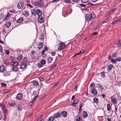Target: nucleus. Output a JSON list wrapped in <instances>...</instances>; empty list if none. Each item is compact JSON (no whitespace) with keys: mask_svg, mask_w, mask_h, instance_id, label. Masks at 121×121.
Here are the masks:
<instances>
[{"mask_svg":"<svg viewBox=\"0 0 121 121\" xmlns=\"http://www.w3.org/2000/svg\"><path fill=\"white\" fill-rule=\"evenodd\" d=\"M44 65L43 64H42L40 62L39 63V65H38V66L39 68H41Z\"/></svg>","mask_w":121,"mask_h":121,"instance_id":"nucleus-36","label":"nucleus"},{"mask_svg":"<svg viewBox=\"0 0 121 121\" xmlns=\"http://www.w3.org/2000/svg\"><path fill=\"white\" fill-rule=\"evenodd\" d=\"M65 2L67 3H70L71 2L70 0H65Z\"/></svg>","mask_w":121,"mask_h":121,"instance_id":"nucleus-45","label":"nucleus"},{"mask_svg":"<svg viewBox=\"0 0 121 121\" xmlns=\"http://www.w3.org/2000/svg\"><path fill=\"white\" fill-rule=\"evenodd\" d=\"M117 22H121V19L120 18L117 19V20H116Z\"/></svg>","mask_w":121,"mask_h":121,"instance_id":"nucleus-57","label":"nucleus"},{"mask_svg":"<svg viewBox=\"0 0 121 121\" xmlns=\"http://www.w3.org/2000/svg\"><path fill=\"white\" fill-rule=\"evenodd\" d=\"M5 69V67L4 66H2L0 67V71L1 72H3Z\"/></svg>","mask_w":121,"mask_h":121,"instance_id":"nucleus-18","label":"nucleus"},{"mask_svg":"<svg viewBox=\"0 0 121 121\" xmlns=\"http://www.w3.org/2000/svg\"><path fill=\"white\" fill-rule=\"evenodd\" d=\"M1 109L3 111V112L4 115H6V113H7L8 112V110L6 109L5 107V105H3L1 108Z\"/></svg>","mask_w":121,"mask_h":121,"instance_id":"nucleus-4","label":"nucleus"},{"mask_svg":"<svg viewBox=\"0 0 121 121\" xmlns=\"http://www.w3.org/2000/svg\"><path fill=\"white\" fill-rule=\"evenodd\" d=\"M43 0H38L37 1L34 2L33 4L39 7H43L44 6L43 4Z\"/></svg>","mask_w":121,"mask_h":121,"instance_id":"nucleus-1","label":"nucleus"},{"mask_svg":"<svg viewBox=\"0 0 121 121\" xmlns=\"http://www.w3.org/2000/svg\"><path fill=\"white\" fill-rule=\"evenodd\" d=\"M35 53V51H32L31 55V56H33Z\"/></svg>","mask_w":121,"mask_h":121,"instance_id":"nucleus-49","label":"nucleus"},{"mask_svg":"<svg viewBox=\"0 0 121 121\" xmlns=\"http://www.w3.org/2000/svg\"><path fill=\"white\" fill-rule=\"evenodd\" d=\"M40 62L41 63L44 65L45 64L46 61L44 59H43Z\"/></svg>","mask_w":121,"mask_h":121,"instance_id":"nucleus-42","label":"nucleus"},{"mask_svg":"<svg viewBox=\"0 0 121 121\" xmlns=\"http://www.w3.org/2000/svg\"><path fill=\"white\" fill-rule=\"evenodd\" d=\"M101 76L103 77H105V74L104 72H102L101 73Z\"/></svg>","mask_w":121,"mask_h":121,"instance_id":"nucleus-46","label":"nucleus"},{"mask_svg":"<svg viewBox=\"0 0 121 121\" xmlns=\"http://www.w3.org/2000/svg\"><path fill=\"white\" fill-rule=\"evenodd\" d=\"M82 52L81 51L79 53H77L76 54H75L73 56V57H74V56H76V55H79Z\"/></svg>","mask_w":121,"mask_h":121,"instance_id":"nucleus-53","label":"nucleus"},{"mask_svg":"<svg viewBox=\"0 0 121 121\" xmlns=\"http://www.w3.org/2000/svg\"><path fill=\"white\" fill-rule=\"evenodd\" d=\"M12 69L13 71L15 72H17L18 70V68L16 67H13Z\"/></svg>","mask_w":121,"mask_h":121,"instance_id":"nucleus-22","label":"nucleus"},{"mask_svg":"<svg viewBox=\"0 0 121 121\" xmlns=\"http://www.w3.org/2000/svg\"><path fill=\"white\" fill-rule=\"evenodd\" d=\"M43 44L42 43L40 42L39 43V44L38 45V48L40 50L41 49L43 46Z\"/></svg>","mask_w":121,"mask_h":121,"instance_id":"nucleus-15","label":"nucleus"},{"mask_svg":"<svg viewBox=\"0 0 121 121\" xmlns=\"http://www.w3.org/2000/svg\"><path fill=\"white\" fill-rule=\"evenodd\" d=\"M32 83L33 86H38L39 84L38 81L36 80L33 81Z\"/></svg>","mask_w":121,"mask_h":121,"instance_id":"nucleus-16","label":"nucleus"},{"mask_svg":"<svg viewBox=\"0 0 121 121\" xmlns=\"http://www.w3.org/2000/svg\"><path fill=\"white\" fill-rule=\"evenodd\" d=\"M112 67V64H110L108 66V70H111Z\"/></svg>","mask_w":121,"mask_h":121,"instance_id":"nucleus-34","label":"nucleus"},{"mask_svg":"<svg viewBox=\"0 0 121 121\" xmlns=\"http://www.w3.org/2000/svg\"><path fill=\"white\" fill-rule=\"evenodd\" d=\"M66 46V45L64 43H60L59 44L58 49L59 50H62L65 48Z\"/></svg>","mask_w":121,"mask_h":121,"instance_id":"nucleus-2","label":"nucleus"},{"mask_svg":"<svg viewBox=\"0 0 121 121\" xmlns=\"http://www.w3.org/2000/svg\"><path fill=\"white\" fill-rule=\"evenodd\" d=\"M116 8H114L113 9H112L109 12V13L110 14H111V13H112L113 12L115 11H116Z\"/></svg>","mask_w":121,"mask_h":121,"instance_id":"nucleus-38","label":"nucleus"},{"mask_svg":"<svg viewBox=\"0 0 121 121\" xmlns=\"http://www.w3.org/2000/svg\"><path fill=\"white\" fill-rule=\"evenodd\" d=\"M97 86L98 87H102V86H101L99 84H97Z\"/></svg>","mask_w":121,"mask_h":121,"instance_id":"nucleus-62","label":"nucleus"},{"mask_svg":"<svg viewBox=\"0 0 121 121\" xmlns=\"http://www.w3.org/2000/svg\"><path fill=\"white\" fill-rule=\"evenodd\" d=\"M53 60L52 58V57H48V62H49V63H51L52 61Z\"/></svg>","mask_w":121,"mask_h":121,"instance_id":"nucleus-29","label":"nucleus"},{"mask_svg":"<svg viewBox=\"0 0 121 121\" xmlns=\"http://www.w3.org/2000/svg\"><path fill=\"white\" fill-rule=\"evenodd\" d=\"M9 92H10L9 91H5L4 92V93L5 94H8V93H9Z\"/></svg>","mask_w":121,"mask_h":121,"instance_id":"nucleus-64","label":"nucleus"},{"mask_svg":"<svg viewBox=\"0 0 121 121\" xmlns=\"http://www.w3.org/2000/svg\"><path fill=\"white\" fill-rule=\"evenodd\" d=\"M92 18V16L90 14H87L86 16V21H89Z\"/></svg>","mask_w":121,"mask_h":121,"instance_id":"nucleus-9","label":"nucleus"},{"mask_svg":"<svg viewBox=\"0 0 121 121\" xmlns=\"http://www.w3.org/2000/svg\"><path fill=\"white\" fill-rule=\"evenodd\" d=\"M24 6V4L23 2L20 1L17 5V7L19 9H22Z\"/></svg>","mask_w":121,"mask_h":121,"instance_id":"nucleus-3","label":"nucleus"},{"mask_svg":"<svg viewBox=\"0 0 121 121\" xmlns=\"http://www.w3.org/2000/svg\"><path fill=\"white\" fill-rule=\"evenodd\" d=\"M88 115L86 112L85 111H84L83 112L82 116L84 118H85Z\"/></svg>","mask_w":121,"mask_h":121,"instance_id":"nucleus-19","label":"nucleus"},{"mask_svg":"<svg viewBox=\"0 0 121 121\" xmlns=\"http://www.w3.org/2000/svg\"><path fill=\"white\" fill-rule=\"evenodd\" d=\"M9 105L11 106H14L16 105V104L15 103H10L9 104Z\"/></svg>","mask_w":121,"mask_h":121,"instance_id":"nucleus-43","label":"nucleus"},{"mask_svg":"<svg viewBox=\"0 0 121 121\" xmlns=\"http://www.w3.org/2000/svg\"><path fill=\"white\" fill-rule=\"evenodd\" d=\"M56 64L54 65L51 68V69H53L55 68L56 67Z\"/></svg>","mask_w":121,"mask_h":121,"instance_id":"nucleus-56","label":"nucleus"},{"mask_svg":"<svg viewBox=\"0 0 121 121\" xmlns=\"http://www.w3.org/2000/svg\"><path fill=\"white\" fill-rule=\"evenodd\" d=\"M93 100L94 103H98V100L97 98L95 97L93 98Z\"/></svg>","mask_w":121,"mask_h":121,"instance_id":"nucleus-27","label":"nucleus"},{"mask_svg":"<svg viewBox=\"0 0 121 121\" xmlns=\"http://www.w3.org/2000/svg\"><path fill=\"white\" fill-rule=\"evenodd\" d=\"M60 114L63 117H65L67 116V112H66L63 111L61 112Z\"/></svg>","mask_w":121,"mask_h":121,"instance_id":"nucleus-11","label":"nucleus"},{"mask_svg":"<svg viewBox=\"0 0 121 121\" xmlns=\"http://www.w3.org/2000/svg\"><path fill=\"white\" fill-rule=\"evenodd\" d=\"M23 58L22 55L21 54L18 55L17 57V59L18 60L22 59Z\"/></svg>","mask_w":121,"mask_h":121,"instance_id":"nucleus-25","label":"nucleus"},{"mask_svg":"<svg viewBox=\"0 0 121 121\" xmlns=\"http://www.w3.org/2000/svg\"><path fill=\"white\" fill-rule=\"evenodd\" d=\"M27 66L26 64H22L21 65L20 68L21 69H24Z\"/></svg>","mask_w":121,"mask_h":121,"instance_id":"nucleus-21","label":"nucleus"},{"mask_svg":"<svg viewBox=\"0 0 121 121\" xmlns=\"http://www.w3.org/2000/svg\"><path fill=\"white\" fill-rule=\"evenodd\" d=\"M117 46L119 47H120L121 46V45L120 44V40L118 41L117 43L116 44Z\"/></svg>","mask_w":121,"mask_h":121,"instance_id":"nucleus-40","label":"nucleus"},{"mask_svg":"<svg viewBox=\"0 0 121 121\" xmlns=\"http://www.w3.org/2000/svg\"><path fill=\"white\" fill-rule=\"evenodd\" d=\"M61 116V114L60 112H57L54 114V117L55 118H58Z\"/></svg>","mask_w":121,"mask_h":121,"instance_id":"nucleus-8","label":"nucleus"},{"mask_svg":"<svg viewBox=\"0 0 121 121\" xmlns=\"http://www.w3.org/2000/svg\"><path fill=\"white\" fill-rule=\"evenodd\" d=\"M38 20L39 22L40 23H42L44 21V19L42 16H38Z\"/></svg>","mask_w":121,"mask_h":121,"instance_id":"nucleus-10","label":"nucleus"},{"mask_svg":"<svg viewBox=\"0 0 121 121\" xmlns=\"http://www.w3.org/2000/svg\"><path fill=\"white\" fill-rule=\"evenodd\" d=\"M79 5L81 6L82 7H85L86 6V5L84 4H79Z\"/></svg>","mask_w":121,"mask_h":121,"instance_id":"nucleus-63","label":"nucleus"},{"mask_svg":"<svg viewBox=\"0 0 121 121\" xmlns=\"http://www.w3.org/2000/svg\"><path fill=\"white\" fill-rule=\"evenodd\" d=\"M111 60L112 64H116L117 63L116 61L114 59H111Z\"/></svg>","mask_w":121,"mask_h":121,"instance_id":"nucleus-35","label":"nucleus"},{"mask_svg":"<svg viewBox=\"0 0 121 121\" xmlns=\"http://www.w3.org/2000/svg\"><path fill=\"white\" fill-rule=\"evenodd\" d=\"M56 54V53L55 52H52L51 53V54L52 56H54Z\"/></svg>","mask_w":121,"mask_h":121,"instance_id":"nucleus-59","label":"nucleus"},{"mask_svg":"<svg viewBox=\"0 0 121 121\" xmlns=\"http://www.w3.org/2000/svg\"><path fill=\"white\" fill-rule=\"evenodd\" d=\"M45 50L44 49V50H43L42 51V52L41 55H42L43 54H44V53H45Z\"/></svg>","mask_w":121,"mask_h":121,"instance_id":"nucleus-60","label":"nucleus"},{"mask_svg":"<svg viewBox=\"0 0 121 121\" xmlns=\"http://www.w3.org/2000/svg\"><path fill=\"white\" fill-rule=\"evenodd\" d=\"M89 0H81V2L83 3H85L87 2Z\"/></svg>","mask_w":121,"mask_h":121,"instance_id":"nucleus-44","label":"nucleus"},{"mask_svg":"<svg viewBox=\"0 0 121 121\" xmlns=\"http://www.w3.org/2000/svg\"><path fill=\"white\" fill-rule=\"evenodd\" d=\"M37 92L36 91H34L32 94V95H33V96H35V95H36L37 94Z\"/></svg>","mask_w":121,"mask_h":121,"instance_id":"nucleus-48","label":"nucleus"},{"mask_svg":"<svg viewBox=\"0 0 121 121\" xmlns=\"http://www.w3.org/2000/svg\"><path fill=\"white\" fill-rule=\"evenodd\" d=\"M99 27V26H97L95 27L94 28V30H96L98 29Z\"/></svg>","mask_w":121,"mask_h":121,"instance_id":"nucleus-47","label":"nucleus"},{"mask_svg":"<svg viewBox=\"0 0 121 121\" xmlns=\"http://www.w3.org/2000/svg\"><path fill=\"white\" fill-rule=\"evenodd\" d=\"M42 14V12L39 9H38L36 11V14H37L38 16H41Z\"/></svg>","mask_w":121,"mask_h":121,"instance_id":"nucleus-13","label":"nucleus"},{"mask_svg":"<svg viewBox=\"0 0 121 121\" xmlns=\"http://www.w3.org/2000/svg\"><path fill=\"white\" fill-rule=\"evenodd\" d=\"M27 5L29 6L30 8H32L33 7L30 5V4H27Z\"/></svg>","mask_w":121,"mask_h":121,"instance_id":"nucleus-61","label":"nucleus"},{"mask_svg":"<svg viewBox=\"0 0 121 121\" xmlns=\"http://www.w3.org/2000/svg\"><path fill=\"white\" fill-rule=\"evenodd\" d=\"M43 38V34H41L40 35V38L41 40H42Z\"/></svg>","mask_w":121,"mask_h":121,"instance_id":"nucleus-51","label":"nucleus"},{"mask_svg":"<svg viewBox=\"0 0 121 121\" xmlns=\"http://www.w3.org/2000/svg\"><path fill=\"white\" fill-rule=\"evenodd\" d=\"M91 92L93 94L96 95L97 94V91L95 88L92 89L91 90Z\"/></svg>","mask_w":121,"mask_h":121,"instance_id":"nucleus-14","label":"nucleus"},{"mask_svg":"<svg viewBox=\"0 0 121 121\" xmlns=\"http://www.w3.org/2000/svg\"><path fill=\"white\" fill-rule=\"evenodd\" d=\"M95 85L93 83H91L90 85V87L91 89H92L95 88Z\"/></svg>","mask_w":121,"mask_h":121,"instance_id":"nucleus-30","label":"nucleus"},{"mask_svg":"<svg viewBox=\"0 0 121 121\" xmlns=\"http://www.w3.org/2000/svg\"><path fill=\"white\" fill-rule=\"evenodd\" d=\"M4 51L6 54L7 55H9V50L6 49L4 50Z\"/></svg>","mask_w":121,"mask_h":121,"instance_id":"nucleus-39","label":"nucleus"},{"mask_svg":"<svg viewBox=\"0 0 121 121\" xmlns=\"http://www.w3.org/2000/svg\"><path fill=\"white\" fill-rule=\"evenodd\" d=\"M78 102V100L77 99H76L74 100H73V102L72 101L70 103V105L74 107Z\"/></svg>","mask_w":121,"mask_h":121,"instance_id":"nucleus-5","label":"nucleus"},{"mask_svg":"<svg viewBox=\"0 0 121 121\" xmlns=\"http://www.w3.org/2000/svg\"><path fill=\"white\" fill-rule=\"evenodd\" d=\"M23 14L26 17L28 16L29 14V12L28 11H24L23 12Z\"/></svg>","mask_w":121,"mask_h":121,"instance_id":"nucleus-12","label":"nucleus"},{"mask_svg":"<svg viewBox=\"0 0 121 121\" xmlns=\"http://www.w3.org/2000/svg\"><path fill=\"white\" fill-rule=\"evenodd\" d=\"M28 60L27 58L26 57H24L22 59V63H26Z\"/></svg>","mask_w":121,"mask_h":121,"instance_id":"nucleus-20","label":"nucleus"},{"mask_svg":"<svg viewBox=\"0 0 121 121\" xmlns=\"http://www.w3.org/2000/svg\"><path fill=\"white\" fill-rule=\"evenodd\" d=\"M90 9V8L89 7H88L87 8L84 9H83V10H86V11H88Z\"/></svg>","mask_w":121,"mask_h":121,"instance_id":"nucleus-54","label":"nucleus"},{"mask_svg":"<svg viewBox=\"0 0 121 121\" xmlns=\"http://www.w3.org/2000/svg\"><path fill=\"white\" fill-rule=\"evenodd\" d=\"M80 116L79 115H78L75 117V120L76 121H81V118H80Z\"/></svg>","mask_w":121,"mask_h":121,"instance_id":"nucleus-17","label":"nucleus"},{"mask_svg":"<svg viewBox=\"0 0 121 121\" xmlns=\"http://www.w3.org/2000/svg\"><path fill=\"white\" fill-rule=\"evenodd\" d=\"M111 109V108L110 106V105L109 104H108L107 105V110L108 111H109Z\"/></svg>","mask_w":121,"mask_h":121,"instance_id":"nucleus-32","label":"nucleus"},{"mask_svg":"<svg viewBox=\"0 0 121 121\" xmlns=\"http://www.w3.org/2000/svg\"><path fill=\"white\" fill-rule=\"evenodd\" d=\"M11 22H9L7 23L6 25L5 26L7 28H8L11 25Z\"/></svg>","mask_w":121,"mask_h":121,"instance_id":"nucleus-26","label":"nucleus"},{"mask_svg":"<svg viewBox=\"0 0 121 121\" xmlns=\"http://www.w3.org/2000/svg\"><path fill=\"white\" fill-rule=\"evenodd\" d=\"M112 102L113 103L116 104L117 103V99L114 97L113 96H112L111 97Z\"/></svg>","mask_w":121,"mask_h":121,"instance_id":"nucleus-6","label":"nucleus"},{"mask_svg":"<svg viewBox=\"0 0 121 121\" xmlns=\"http://www.w3.org/2000/svg\"><path fill=\"white\" fill-rule=\"evenodd\" d=\"M117 23V21L116 20L114 22L112 23V25H114Z\"/></svg>","mask_w":121,"mask_h":121,"instance_id":"nucleus-58","label":"nucleus"},{"mask_svg":"<svg viewBox=\"0 0 121 121\" xmlns=\"http://www.w3.org/2000/svg\"><path fill=\"white\" fill-rule=\"evenodd\" d=\"M31 13L33 15L35 16L36 15V11L34 9H32L31 11Z\"/></svg>","mask_w":121,"mask_h":121,"instance_id":"nucleus-23","label":"nucleus"},{"mask_svg":"<svg viewBox=\"0 0 121 121\" xmlns=\"http://www.w3.org/2000/svg\"><path fill=\"white\" fill-rule=\"evenodd\" d=\"M23 21V18L22 17H21L19 18L17 20V22L18 23H19Z\"/></svg>","mask_w":121,"mask_h":121,"instance_id":"nucleus-24","label":"nucleus"},{"mask_svg":"<svg viewBox=\"0 0 121 121\" xmlns=\"http://www.w3.org/2000/svg\"><path fill=\"white\" fill-rule=\"evenodd\" d=\"M115 60L117 61H121V57H118L115 58Z\"/></svg>","mask_w":121,"mask_h":121,"instance_id":"nucleus-33","label":"nucleus"},{"mask_svg":"<svg viewBox=\"0 0 121 121\" xmlns=\"http://www.w3.org/2000/svg\"><path fill=\"white\" fill-rule=\"evenodd\" d=\"M0 52H3V50L2 46H0Z\"/></svg>","mask_w":121,"mask_h":121,"instance_id":"nucleus-55","label":"nucleus"},{"mask_svg":"<svg viewBox=\"0 0 121 121\" xmlns=\"http://www.w3.org/2000/svg\"><path fill=\"white\" fill-rule=\"evenodd\" d=\"M22 95L21 93H19L17 94L16 97L17 99L19 100H20L22 99Z\"/></svg>","mask_w":121,"mask_h":121,"instance_id":"nucleus-7","label":"nucleus"},{"mask_svg":"<svg viewBox=\"0 0 121 121\" xmlns=\"http://www.w3.org/2000/svg\"><path fill=\"white\" fill-rule=\"evenodd\" d=\"M1 85L2 86H6L7 85L6 84L3 82H2L1 83Z\"/></svg>","mask_w":121,"mask_h":121,"instance_id":"nucleus-50","label":"nucleus"},{"mask_svg":"<svg viewBox=\"0 0 121 121\" xmlns=\"http://www.w3.org/2000/svg\"><path fill=\"white\" fill-rule=\"evenodd\" d=\"M22 109V107L21 105H18L17 107V109L19 111H21Z\"/></svg>","mask_w":121,"mask_h":121,"instance_id":"nucleus-28","label":"nucleus"},{"mask_svg":"<svg viewBox=\"0 0 121 121\" xmlns=\"http://www.w3.org/2000/svg\"><path fill=\"white\" fill-rule=\"evenodd\" d=\"M18 63L17 62H14L12 64V65L14 66H16L18 65Z\"/></svg>","mask_w":121,"mask_h":121,"instance_id":"nucleus-37","label":"nucleus"},{"mask_svg":"<svg viewBox=\"0 0 121 121\" xmlns=\"http://www.w3.org/2000/svg\"><path fill=\"white\" fill-rule=\"evenodd\" d=\"M109 21H108V20H107V19H105L104 21H103V23H106L108 22Z\"/></svg>","mask_w":121,"mask_h":121,"instance_id":"nucleus-52","label":"nucleus"},{"mask_svg":"<svg viewBox=\"0 0 121 121\" xmlns=\"http://www.w3.org/2000/svg\"><path fill=\"white\" fill-rule=\"evenodd\" d=\"M54 119V118L53 117H50L49 118L48 121H53Z\"/></svg>","mask_w":121,"mask_h":121,"instance_id":"nucleus-31","label":"nucleus"},{"mask_svg":"<svg viewBox=\"0 0 121 121\" xmlns=\"http://www.w3.org/2000/svg\"><path fill=\"white\" fill-rule=\"evenodd\" d=\"M4 17L3 15L1 13L0 14V19H3L4 18Z\"/></svg>","mask_w":121,"mask_h":121,"instance_id":"nucleus-41","label":"nucleus"}]
</instances>
